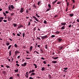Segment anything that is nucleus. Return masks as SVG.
Segmentation results:
<instances>
[{"instance_id":"1","label":"nucleus","mask_w":79,"mask_h":79,"mask_svg":"<svg viewBox=\"0 0 79 79\" xmlns=\"http://www.w3.org/2000/svg\"><path fill=\"white\" fill-rule=\"evenodd\" d=\"M48 37V36L47 35H46L45 36H41V39L42 40H44V39H45L46 38H47Z\"/></svg>"},{"instance_id":"2","label":"nucleus","mask_w":79,"mask_h":79,"mask_svg":"<svg viewBox=\"0 0 79 79\" xmlns=\"http://www.w3.org/2000/svg\"><path fill=\"white\" fill-rule=\"evenodd\" d=\"M24 8H21L20 10L19 11L20 13H23V12H24Z\"/></svg>"},{"instance_id":"3","label":"nucleus","mask_w":79,"mask_h":79,"mask_svg":"<svg viewBox=\"0 0 79 79\" xmlns=\"http://www.w3.org/2000/svg\"><path fill=\"white\" fill-rule=\"evenodd\" d=\"M23 27V25L20 24L18 25L17 29H20V28H21V27Z\"/></svg>"},{"instance_id":"4","label":"nucleus","mask_w":79,"mask_h":79,"mask_svg":"<svg viewBox=\"0 0 79 79\" xmlns=\"http://www.w3.org/2000/svg\"><path fill=\"white\" fill-rule=\"evenodd\" d=\"M33 19H34L35 20V21H37V22H39V21L38 20V19H37V17L34 16H33Z\"/></svg>"},{"instance_id":"5","label":"nucleus","mask_w":79,"mask_h":79,"mask_svg":"<svg viewBox=\"0 0 79 79\" xmlns=\"http://www.w3.org/2000/svg\"><path fill=\"white\" fill-rule=\"evenodd\" d=\"M25 76L26 78H28L29 77V73H28V72H26Z\"/></svg>"},{"instance_id":"6","label":"nucleus","mask_w":79,"mask_h":79,"mask_svg":"<svg viewBox=\"0 0 79 79\" xmlns=\"http://www.w3.org/2000/svg\"><path fill=\"white\" fill-rule=\"evenodd\" d=\"M26 64H27V63L26 62H25L24 63V64H21V66L23 67H25V66H26Z\"/></svg>"},{"instance_id":"7","label":"nucleus","mask_w":79,"mask_h":79,"mask_svg":"<svg viewBox=\"0 0 79 79\" xmlns=\"http://www.w3.org/2000/svg\"><path fill=\"white\" fill-rule=\"evenodd\" d=\"M7 19L9 21H10L12 19L10 17H7Z\"/></svg>"},{"instance_id":"8","label":"nucleus","mask_w":79,"mask_h":79,"mask_svg":"<svg viewBox=\"0 0 79 79\" xmlns=\"http://www.w3.org/2000/svg\"><path fill=\"white\" fill-rule=\"evenodd\" d=\"M3 19H4V18L2 17H0V23L2 22V20Z\"/></svg>"},{"instance_id":"9","label":"nucleus","mask_w":79,"mask_h":79,"mask_svg":"<svg viewBox=\"0 0 79 79\" xmlns=\"http://www.w3.org/2000/svg\"><path fill=\"white\" fill-rule=\"evenodd\" d=\"M57 40L59 42H60L61 41V40H62V39L61 38H59L57 39Z\"/></svg>"},{"instance_id":"10","label":"nucleus","mask_w":79,"mask_h":79,"mask_svg":"<svg viewBox=\"0 0 79 79\" xmlns=\"http://www.w3.org/2000/svg\"><path fill=\"white\" fill-rule=\"evenodd\" d=\"M18 53H20V52H19L18 50L15 51V55H16Z\"/></svg>"},{"instance_id":"11","label":"nucleus","mask_w":79,"mask_h":79,"mask_svg":"<svg viewBox=\"0 0 79 79\" xmlns=\"http://www.w3.org/2000/svg\"><path fill=\"white\" fill-rule=\"evenodd\" d=\"M48 78H49V79H52L53 77H52V75H48Z\"/></svg>"},{"instance_id":"12","label":"nucleus","mask_w":79,"mask_h":79,"mask_svg":"<svg viewBox=\"0 0 79 79\" xmlns=\"http://www.w3.org/2000/svg\"><path fill=\"white\" fill-rule=\"evenodd\" d=\"M61 25H62V26H65L66 23H62L60 24Z\"/></svg>"},{"instance_id":"13","label":"nucleus","mask_w":79,"mask_h":79,"mask_svg":"<svg viewBox=\"0 0 79 79\" xmlns=\"http://www.w3.org/2000/svg\"><path fill=\"white\" fill-rule=\"evenodd\" d=\"M32 48H33V47L31 46L30 48V52H31V50H32Z\"/></svg>"},{"instance_id":"14","label":"nucleus","mask_w":79,"mask_h":79,"mask_svg":"<svg viewBox=\"0 0 79 79\" xmlns=\"http://www.w3.org/2000/svg\"><path fill=\"white\" fill-rule=\"evenodd\" d=\"M52 58L54 60H56V59H58V57H52Z\"/></svg>"},{"instance_id":"15","label":"nucleus","mask_w":79,"mask_h":79,"mask_svg":"<svg viewBox=\"0 0 79 79\" xmlns=\"http://www.w3.org/2000/svg\"><path fill=\"white\" fill-rule=\"evenodd\" d=\"M40 3H41V1H39L37 3V5L38 6H40Z\"/></svg>"},{"instance_id":"16","label":"nucleus","mask_w":79,"mask_h":79,"mask_svg":"<svg viewBox=\"0 0 79 79\" xmlns=\"http://www.w3.org/2000/svg\"><path fill=\"white\" fill-rule=\"evenodd\" d=\"M65 29V28L64 26H63L61 28V30H63Z\"/></svg>"},{"instance_id":"17","label":"nucleus","mask_w":79,"mask_h":79,"mask_svg":"<svg viewBox=\"0 0 79 79\" xmlns=\"http://www.w3.org/2000/svg\"><path fill=\"white\" fill-rule=\"evenodd\" d=\"M10 7H11V9H14V8H15V7L13 5H11L10 6Z\"/></svg>"},{"instance_id":"18","label":"nucleus","mask_w":79,"mask_h":79,"mask_svg":"<svg viewBox=\"0 0 79 79\" xmlns=\"http://www.w3.org/2000/svg\"><path fill=\"white\" fill-rule=\"evenodd\" d=\"M52 63L55 64L57 63V61H52Z\"/></svg>"},{"instance_id":"19","label":"nucleus","mask_w":79,"mask_h":79,"mask_svg":"<svg viewBox=\"0 0 79 79\" xmlns=\"http://www.w3.org/2000/svg\"><path fill=\"white\" fill-rule=\"evenodd\" d=\"M48 7L49 8H50L51 9H52V7H51V5H50V4H48Z\"/></svg>"},{"instance_id":"20","label":"nucleus","mask_w":79,"mask_h":79,"mask_svg":"<svg viewBox=\"0 0 79 79\" xmlns=\"http://www.w3.org/2000/svg\"><path fill=\"white\" fill-rule=\"evenodd\" d=\"M11 45H9L8 47V49L9 50L10 48H11Z\"/></svg>"},{"instance_id":"21","label":"nucleus","mask_w":79,"mask_h":79,"mask_svg":"<svg viewBox=\"0 0 79 79\" xmlns=\"http://www.w3.org/2000/svg\"><path fill=\"white\" fill-rule=\"evenodd\" d=\"M13 25H14V27H16V26H18V24L16 23H13Z\"/></svg>"},{"instance_id":"22","label":"nucleus","mask_w":79,"mask_h":79,"mask_svg":"<svg viewBox=\"0 0 79 79\" xmlns=\"http://www.w3.org/2000/svg\"><path fill=\"white\" fill-rule=\"evenodd\" d=\"M57 1H58V0H56V1H54V2H52V3L53 5H54L55 4V3H56V2H57Z\"/></svg>"},{"instance_id":"23","label":"nucleus","mask_w":79,"mask_h":79,"mask_svg":"<svg viewBox=\"0 0 79 79\" xmlns=\"http://www.w3.org/2000/svg\"><path fill=\"white\" fill-rule=\"evenodd\" d=\"M33 65L35 66V68H37V66L35 64H33Z\"/></svg>"},{"instance_id":"24","label":"nucleus","mask_w":79,"mask_h":79,"mask_svg":"<svg viewBox=\"0 0 79 79\" xmlns=\"http://www.w3.org/2000/svg\"><path fill=\"white\" fill-rule=\"evenodd\" d=\"M15 73H18V69H17L14 70Z\"/></svg>"},{"instance_id":"25","label":"nucleus","mask_w":79,"mask_h":79,"mask_svg":"<svg viewBox=\"0 0 79 79\" xmlns=\"http://www.w3.org/2000/svg\"><path fill=\"white\" fill-rule=\"evenodd\" d=\"M51 9L50 8L46 10V12H47V11H50V10H51Z\"/></svg>"},{"instance_id":"26","label":"nucleus","mask_w":79,"mask_h":79,"mask_svg":"<svg viewBox=\"0 0 79 79\" xmlns=\"http://www.w3.org/2000/svg\"><path fill=\"white\" fill-rule=\"evenodd\" d=\"M14 47L15 48H18V45H17V44H15L14 45Z\"/></svg>"},{"instance_id":"27","label":"nucleus","mask_w":79,"mask_h":79,"mask_svg":"<svg viewBox=\"0 0 79 79\" xmlns=\"http://www.w3.org/2000/svg\"><path fill=\"white\" fill-rule=\"evenodd\" d=\"M55 37V35H52L51 37V38H53Z\"/></svg>"},{"instance_id":"28","label":"nucleus","mask_w":79,"mask_h":79,"mask_svg":"<svg viewBox=\"0 0 79 79\" xmlns=\"http://www.w3.org/2000/svg\"><path fill=\"white\" fill-rule=\"evenodd\" d=\"M31 73H34L35 72V70L34 69H33L32 70H31Z\"/></svg>"},{"instance_id":"29","label":"nucleus","mask_w":79,"mask_h":79,"mask_svg":"<svg viewBox=\"0 0 79 79\" xmlns=\"http://www.w3.org/2000/svg\"><path fill=\"white\" fill-rule=\"evenodd\" d=\"M2 73L4 74L5 75V74H6V71H2Z\"/></svg>"},{"instance_id":"30","label":"nucleus","mask_w":79,"mask_h":79,"mask_svg":"<svg viewBox=\"0 0 79 79\" xmlns=\"http://www.w3.org/2000/svg\"><path fill=\"white\" fill-rule=\"evenodd\" d=\"M66 4H67V6H68L69 5V3L68 2H67Z\"/></svg>"},{"instance_id":"31","label":"nucleus","mask_w":79,"mask_h":79,"mask_svg":"<svg viewBox=\"0 0 79 79\" xmlns=\"http://www.w3.org/2000/svg\"><path fill=\"white\" fill-rule=\"evenodd\" d=\"M36 17H37V18H40V16H39L38 14H37V13L36 14Z\"/></svg>"},{"instance_id":"32","label":"nucleus","mask_w":79,"mask_h":79,"mask_svg":"<svg viewBox=\"0 0 79 79\" xmlns=\"http://www.w3.org/2000/svg\"><path fill=\"white\" fill-rule=\"evenodd\" d=\"M9 55L10 56H11V51H10L9 52Z\"/></svg>"},{"instance_id":"33","label":"nucleus","mask_w":79,"mask_h":79,"mask_svg":"<svg viewBox=\"0 0 79 79\" xmlns=\"http://www.w3.org/2000/svg\"><path fill=\"white\" fill-rule=\"evenodd\" d=\"M70 16H71V17H73V16H74V15L73 14H70Z\"/></svg>"},{"instance_id":"34","label":"nucleus","mask_w":79,"mask_h":79,"mask_svg":"<svg viewBox=\"0 0 79 79\" xmlns=\"http://www.w3.org/2000/svg\"><path fill=\"white\" fill-rule=\"evenodd\" d=\"M42 71H44L45 70V68L44 67H42L41 69Z\"/></svg>"},{"instance_id":"35","label":"nucleus","mask_w":79,"mask_h":79,"mask_svg":"<svg viewBox=\"0 0 79 79\" xmlns=\"http://www.w3.org/2000/svg\"><path fill=\"white\" fill-rule=\"evenodd\" d=\"M33 7H34V8H35V9H36V8H36V6H35V4H33Z\"/></svg>"},{"instance_id":"36","label":"nucleus","mask_w":79,"mask_h":79,"mask_svg":"<svg viewBox=\"0 0 79 79\" xmlns=\"http://www.w3.org/2000/svg\"><path fill=\"white\" fill-rule=\"evenodd\" d=\"M6 44L7 46H8V45H10V43H6Z\"/></svg>"},{"instance_id":"37","label":"nucleus","mask_w":79,"mask_h":79,"mask_svg":"<svg viewBox=\"0 0 79 79\" xmlns=\"http://www.w3.org/2000/svg\"><path fill=\"white\" fill-rule=\"evenodd\" d=\"M59 48H60L59 49V50H61L63 48V47H60Z\"/></svg>"},{"instance_id":"38","label":"nucleus","mask_w":79,"mask_h":79,"mask_svg":"<svg viewBox=\"0 0 79 79\" xmlns=\"http://www.w3.org/2000/svg\"><path fill=\"white\" fill-rule=\"evenodd\" d=\"M8 8L9 10H11V6H10L8 7Z\"/></svg>"},{"instance_id":"39","label":"nucleus","mask_w":79,"mask_h":79,"mask_svg":"<svg viewBox=\"0 0 79 79\" xmlns=\"http://www.w3.org/2000/svg\"><path fill=\"white\" fill-rule=\"evenodd\" d=\"M32 75H35V73H31V76H32Z\"/></svg>"},{"instance_id":"40","label":"nucleus","mask_w":79,"mask_h":79,"mask_svg":"<svg viewBox=\"0 0 79 79\" xmlns=\"http://www.w3.org/2000/svg\"><path fill=\"white\" fill-rule=\"evenodd\" d=\"M44 23L45 24H47V21H46V20H44Z\"/></svg>"},{"instance_id":"41","label":"nucleus","mask_w":79,"mask_h":79,"mask_svg":"<svg viewBox=\"0 0 79 79\" xmlns=\"http://www.w3.org/2000/svg\"><path fill=\"white\" fill-rule=\"evenodd\" d=\"M3 15H4V16H6V13H5L4 12H3Z\"/></svg>"},{"instance_id":"42","label":"nucleus","mask_w":79,"mask_h":79,"mask_svg":"<svg viewBox=\"0 0 79 79\" xmlns=\"http://www.w3.org/2000/svg\"><path fill=\"white\" fill-rule=\"evenodd\" d=\"M68 68L67 67L66 68H63V69H64V70H67L68 69Z\"/></svg>"},{"instance_id":"43","label":"nucleus","mask_w":79,"mask_h":79,"mask_svg":"<svg viewBox=\"0 0 79 79\" xmlns=\"http://www.w3.org/2000/svg\"><path fill=\"white\" fill-rule=\"evenodd\" d=\"M6 68H10V66L9 65H6Z\"/></svg>"},{"instance_id":"44","label":"nucleus","mask_w":79,"mask_h":79,"mask_svg":"<svg viewBox=\"0 0 79 79\" xmlns=\"http://www.w3.org/2000/svg\"><path fill=\"white\" fill-rule=\"evenodd\" d=\"M23 37H24V36H25V33H23Z\"/></svg>"},{"instance_id":"45","label":"nucleus","mask_w":79,"mask_h":79,"mask_svg":"<svg viewBox=\"0 0 79 79\" xmlns=\"http://www.w3.org/2000/svg\"><path fill=\"white\" fill-rule=\"evenodd\" d=\"M15 14L14 13H11L10 15L11 16H13V15Z\"/></svg>"},{"instance_id":"46","label":"nucleus","mask_w":79,"mask_h":79,"mask_svg":"<svg viewBox=\"0 0 79 79\" xmlns=\"http://www.w3.org/2000/svg\"><path fill=\"white\" fill-rule=\"evenodd\" d=\"M43 63L44 64H47V62L44 60L43 61Z\"/></svg>"},{"instance_id":"47","label":"nucleus","mask_w":79,"mask_h":79,"mask_svg":"<svg viewBox=\"0 0 79 79\" xmlns=\"http://www.w3.org/2000/svg\"><path fill=\"white\" fill-rule=\"evenodd\" d=\"M60 3H61V2L60 1H58L57 3V4H60Z\"/></svg>"},{"instance_id":"48","label":"nucleus","mask_w":79,"mask_h":79,"mask_svg":"<svg viewBox=\"0 0 79 79\" xmlns=\"http://www.w3.org/2000/svg\"><path fill=\"white\" fill-rule=\"evenodd\" d=\"M45 48H46V49H47V48H48V47H47V45H45Z\"/></svg>"},{"instance_id":"49","label":"nucleus","mask_w":79,"mask_h":79,"mask_svg":"<svg viewBox=\"0 0 79 79\" xmlns=\"http://www.w3.org/2000/svg\"><path fill=\"white\" fill-rule=\"evenodd\" d=\"M26 13H29V11L27 10V9L26 10Z\"/></svg>"},{"instance_id":"50","label":"nucleus","mask_w":79,"mask_h":79,"mask_svg":"<svg viewBox=\"0 0 79 79\" xmlns=\"http://www.w3.org/2000/svg\"><path fill=\"white\" fill-rule=\"evenodd\" d=\"M5 13L6 14H8V13H9V12L7 11H6Z\"/></svg>"},{"instance_id":"51","label":"nucleus","mask_w":79,"mask_h":79,"mask_svg":"<svg viewBox=\"0 0 79 79\" xmlns=\"http://www.w3.org/2000/svg\"><path fill=\"white\" fill-rule=\"evenodd\" d=\"M41 52H42V53H44V50L41 49Z\"/></svg>"},{"instance_id":"52","label":"nucleus","mask_w":79,"mask_h":79,"mask_svg":"<svg viewBox=\"0 0 79 79\" xmlns=\"http://www.w3.org/2000/svg\"><path fill=\"white\" fill-rule=\"evenodd\" d=\"M60 31H56V34H60Z\"/></svg>"},{"instance_id":"53","label":"nucleus","mask_w":79,"mask_h":79,"mask_svg":"<svg viewBox=\"0 0 79 79\" xmlns=\"http://www.w3.org/2000/svg\"><path fill=\"white\" fill-rule=\"evenodd\" d=\"M9 79H13V77H11L9 78Z\"/></svg>"},{"instance_id":"54","label":"nucleus","mask_w":79,"mask_h":79,"mask_svg":"<svg viewBox=\"0 0 79 79\" xmlns=\"http://www.w3.org/2000/svg\"><path fill=\"white\" fill-rule=\"evenodd\" d=\"M17 36H20V34H19V33H17Z\"/></svg>"},{"instance_id":"55","label":"nucleus","mask_w":79,"mask_h":79,"mask_svg":"<svg viewBox=\"0 0 79 79\" xmlns=\"http://www.w3.org/2000/svg\"><path fill=\"white\" fill-rule=\"evenodd\" d=\"M36 30V27H35V28L33 29V31H35Z\"/></svg>"},{"instance_id":"56","label":"nucleus","mask_w":79,"mask_h":79,"mask_svg":"<svg viewBox=\"0 0 79 79\" xmlns=\"http://www.w3.org/2000/svg\"><path fill=\"white\" fill-rule=\"evenodd\" d=\"M3 21L4 23H6V22H7V21H6V20H4Z\"/></svg>"},{"instance_id":"57","label":"nucleus","mask_w":79,"mask_h":79,"mask_svg":"<svg viewBox=\"0 0 79 79\" xmlns=\"http://www.w3.org/2000/svg\"><path fill=\"white\" fill-rule=\"evenodd\" d=\"M30 24H31V22H29L28 23V24L27 25L28 26H30Z\"/></svg>"},{"instance_id":"58","label":"nucleus","mask_w":79,"mask_h":79,"mask_svg":"<svg viewBox=\"0 0 79 79\" xmlns=\"http://www.w3.org/2000/svg\"><path fill=\"white\" fill-rule=\"evenodd\" d=\"M7 60H8L9 61V62H10V61H11V60H10V59H8V58H7Z\"/></svg>"},{"instance_id":"59","label":"nucleus","mask_w":79,"mask_h":79,"mask_svg":"<svg viewBox=\"0 0 79 79\" xmlns=\"http://www.w3.org/2000/svg\"><path fill=\"white\" fill-rule=\"evenodd\" d=\"M26 53L27 54H29V52H28L27 51H26Z\"/></svg>"},{"instance_id":"60","label":"nucleus","mask_w":79,"mask_h":79,"mask_svg":"<svg viewBox=\"0 0 79 79\" xmlns=\"http://www.w3.org/2000/svg\"><path fill=\"white\" fill-rule=\"evenodd\" d=\"M29 79H34V78L30 77H29Z\"/></svg>"},{"instance_id":"61","label":"nucleus","mask_w":79,"mask_h":79,"mask_svg":"<svg viewBox=\"0 0 79 79\" xmlns=\"http://www.w3.org/2000/svg\"><path fill=\"white\" fill-rule=\"evenodd\" d=\"M37 39H38V40H40V38H39L38 37H37Z\"/></svg>"},{"instance_id":"62","label":"nucleus","mask_w":79,"mask_h":79,"mask_svg":"<svg viewBox=\"0 0 79 79\" xmlns=\"http://www.w3.org/2000/svg\"><path fill=\"white\" fill-rule=\"evenodd\" d=\"M16 66H19V64H16Z\"/></svg>"},{"instance_id":"63","label":"nucleus","mask_w":79,"mask_h":79,"mask_svg":"<svg viewBox=\"0 0 79 79\" xmlns=\"http://www.w3.org/2000/svg\"><path fill=\"white\" fill-rule=\"evenodd\" d=\"M30 59V58H26V60H29V59Z\"/></svg>"},{"instance_id":"64","label":"nucleus","mask_w":79,"mask_h":79,"mask_svg":"<svg viewBox=\"0 0 79 79\" xmlns=\"http://www.w3.org/2000/svg\"><path fill=\"white\" fill-rule=\"evenodd\" d=\"M17 76H18V77H19V74H17Z\"/></svg>"}]
</instances>
